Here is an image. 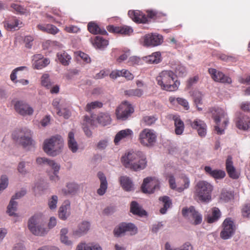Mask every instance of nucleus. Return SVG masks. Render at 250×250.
I'll return each mask as SVG.
<instances>
[{
	"label": "nucleus",
	"instance_id": "nucleus-14",
	"mask_svg": "<svg viewBox=\"0 0 250 250\" xmlns=\"http://www.w3.org/2000/svg\"><path fill=\"white\" fill-rule=\"evenodd\" d=\"M143 39V45L146 46H156L160 45L163 41V37L155 33L146 34Z\"/></svg>",
	"mask_w": 250,
	"mask_h": 250
},
{
	"label": "nucleus",
	"instance_id": "nucleus-39",
	"mask_svg": "<svg viewBox=\"0 0 250 250\" xmlns=\"http://www.w3.org/2000/svg\"><path fill=\"white\" fill-rule=\"evenodd\" d=\"M203 94L199 91H194L193 93V98L195 104L199 111H201L202 108L199 105L202 104Z\"/></svg>",
	"mask_w": 250,
	"mask_h": 250
},
{
	"label": "nucleus",
	"instance_id": "nucleus-57",
	"mask_svg": "<svg viewBox=\"0 0 250 250\" xmlns=\"http://www.w3.org/2000/svg\"><path fill=\"white\" fill-rule=\"evenodd\" d=\"M66 32L69 33H77L80 32V28L75 25H68L64 27Z\"/></svg>",
	"mask_w": 250,
	"mask_h": 250
},
{
	"label": "nucleus",
	"instance_id": "nucleus-40",
	"mask_svg": "<svg viewBox=\"0 0 250 250\" xmlns=\"http://www.w3.org/2000/svg\"><path fill=\"white\" fill-rule=\"evenodd\" d=\"M57 57L59 61L63 65H68L71 59V56L65 52H60L58 53L57 54Z\"/></svg>",
	"mask_w": 250,
	"mask_h": 250
},
{
	"label": "nucleus",
	"instance_id": "nucleus-19",
	"mask_svg": "<svg viewBox=\"0 0 250 250\" xmlns=\"http://www.w3.org/2000/svg\"><path fill=\"white\" fill-rule=\"evenodd\" d=\"M90 224L89 222L83 221L78 226V228L73 230V235L77 237H80L87 233L90 229Z\"/></svg>",
	"mask_w": 250,
	"mask_h": 250
},
{
	"label": "nucleus",
	"instance_id": "nucleus-28",
	"mask_svg": "<svg viewBox=\"0 0 250 250\" xmlns=\"http://www.w3.org/2000/svg\"><path fill=\"white\" fill-rule=\"evenodd\" d=\"M205 170L207 174L216 179H223L226 176L225 171L221 169H212L209 166L205 167Z\"/></svg>",
	"mask_w": 250,
	"mask_h": 250
},
{
	"label": "nucleus",
	"instance_id": "nucleus-42",
	"mask_svg": "<svg viewBox=\"0 0 250 250\" xmlns=\"http://www.w3.org/2000/svg\"><path fill=\"white\" fill-rule=\"evenodd\" d=\"M53 170V172L48 171V175L50 180L53 182H57L60 179L59 176L58 175L59 170L60 169V166L59 164H57V166H55L51 168Z\"/></svg>",
	"mask_w": 250,
	"mask_h": 250
},
{
	"label": "nucleus",
	"instance_id": "nucleus-7",
	"mask_svg": "<svg viewBox=\"0 0 250 250\" xmlns=\"http://www.w3.org/2000/svg\"><path fill=\"white\" fill-rule=\"evenodd\" d=\"M156 140L157 134L154 130L145 128L142 130L139 134V142L144 146H152L156 143Z\"/></svg>",
	"mask_w": 250,
	"mask_h": 250
},
{
	"label": "nucleus",
	"instance_id": "nucleus-53",
	"mask_svg": "<svg viewBox=\"0 0 250 250\" xmlns=\"http://www.w3.org/2000/svg\"><path fill=\"white\" fill-rule=\"evenodd\" d=\"M26 66H20L14 69L10 74V79L14 83H17V73L18 71H22L26 69Z\"/></svg>",
	"mask_w": 250,
	"mask_h": 250
},
{
	"label": "nucleus",
	"instance_id": "nucleus-61",
	"mask_svg": "<svg viewBox=\"0 0 250 250\" xmlns=\"http://www.w3.org/2000/svg\"><path fill=\"white\" fill-rule=\"evenodd\" d=\"M197 132L198 135L201 137H204L206 136L207 134V125L205 123L204 124H201L200 125V128H199L197 130Z\"/></svg>",
	"mask_w": 250,
	"mask_h": 250
},
{
	"label": "nucleus",
	"instance_id": "nucleus-26",
	"mask_svg": "<svg viewBox=\"0 0 250 250\" xmlns=\"http://www.w3.org/2000/svg\"><path fill=\"white\" fill-rule=\"evenodd\" d=\"M130 212L134 215L139 217H143L147 215V212L136 201H132L130 207Z\"/></svg>",
	"mask_w": 250,
	"mask_h": 250
},
{
	"label": "nucleus",
	"instance_id": "nucleus-49",
	"mask_svg": "<svg viewBox=\"0 0 250 250\" xmlns=\"http://www.w3.org/2000/svg\"><path fill=\"white\" fill-rule=\"evenodd\" d=\"M125 94L128 96H136L140 97L144 93L141 89H129L125 92Z\"/></svg>",
	"mask_w": 250,
	"mask_h": 250
},
{
	"label": "nucleus",
	"instance_id": "nucleus-5",
	"mask_svg": "<svg viewBox=\"0 0 250 250\" xmlns=\"http://www.w3.org/2000/svg\"><path fill=\"white\" fill-rule=\"evenodd\" d=\"M212 117L216 123L214 130L218 135L225 133V129L228 125L229 119L226 112L222 108H213L211 110Z\"/></svg>",
	"mask_w": 250,
	"mask_h": 250
},
{
	"label": "nucleus",
	"instance_id": "nucleus-11",
	"mask_svg": "<svg viewBox=\"0 0 250 250\" xmlns=\"http://www.w3.org/2000/svg\"><path fill=\"white\" fill-rule=\"evenodd\" d=\"M223 228V229L220 233V236L222 239H228L234 233L235 226L231 218H227L224 221Z\"/></svg>",
	"mask_w": 250,
	"mask_h": 250
},
{
	"label": "nucleus",
	"instance_id": "nucleus-62",
	"mask_svg": "<svg viewBox=\"0 0 250 250\" xmlns=\"http://www.w3.org/2000/svg\"><path fill=\"white\" fill-rule=\"evenodd\" d=\"M176 101L179 104L182 105L185 108V109H186V110L188 109V108H189L188 103L186 99L181 98H177L176 99Z\"/></svg>",
	"mask_w": 250,
	"mask_h": 250
},
{
	"label": "nucleus",
	"instance_id": "nucleus-44",
	"mask_svg": "<svg viewBox=\"0 0 250 250\" xmlns=\"http://www.w3.org/2000/svg\"><path fill=\"white\" fill-rule=\"evenodd\" d=\"M233 198V194L231 191L223 189L220 195V199L223 202H228Z\"/></svg>",
	"mask_w": 250,
	"mask_h": 250
},
{
	"label": "nucleus",
	"instance_id": "nucleus-37",
	"mask_svg": "<svg viewBox=\"0 0 250 250\" xmlns=\"http://www.w3.org/2000/svg\"><path fill=\"white\" fill-rule=\"evenodd\" d=\"M221 216V212L218 208H213L212 209L211 214L207 217V221L209 223H212L217 221Z\"/></svg>",
	"mask_w": 250,
	"mask_h": 250
},
{
	"label": "nucleus",
	"instance_id": "nucleus-36",
	"mask_svg": "<svg viewBox=\"0 0 250 250\" xmlns=\"http://www.w3.org/2000/svg\"><path fill=\"white\" fill-rule=\"evenodd\" d=\"M165 250H193V246L189 242L184 243L180 247H172L168 242L165 245Z\"/></svg>",
	"mask_w": 250,
	"mask_h": 250
},
{
	"label": "nucleus",
	"instance_id": "nucleus-2",
	"mask_svg": "<svg viewBox=\"0 0 250 250\" xmlns=\"http://www.w3.org/2000/svg\"><path fill=\"white\" fill-rule=\"evenodd\" d=\"M176 79V75L172 71L163 70L159 73L156 80L162 90L174 91L178 89L180 84Z\"/></svg>",
	"mask_w": 250,
	"mask_h": 250
},
{
	"label": "nucleus",
	"instance_id": "nucleus-54",
	"mask_svg": "<svg viewBox=\"0 0 250 250\" xmlns=\"http://www.w3.org/2000/svg\"><path fill=\"white\" fill-rule=\"evenodd\" d=\"M157 118L155 116H146L144 117L143 121V122L146 125H151L154 124Z\"/></svg>",
	"mask_w": 250,
	"mask_h": 250
},
{
	"label": "nucleus",
	"instance_id": "nucleus-64",
	"mask_svg": "<svg viewBox=\"0 0 250 250\" xmlns=\"http://www.w3.org/2000/svg\"><path fill=\"white\" fill-rule=\"evenodd\" d=\"M230 177L236 179L239 178V174L236 171L235 167L227 171Z\"/></svg>",
	"mask_w": 250,
	"mask_h": 250
},
{
	"label": "nucleus",
	"instance_id": "nucleus-1",
	"mask_svg": "<svg viewBox=\"0 0 250 250\" xmlns=\"http://www.w3.org/2000/svg\"><path fill=\"white\" fill-rule=\"evenodd\" d=\"M122 162L125 167L134 171L144 169L147 165L146 157L140 151L129 150L122 156Z\"/></svg>",
	"mask_w": 250,
	"mask_h": 250
},
{
	"label": "nucleus",
	"instance_id": "nucleus-63",
	"mask_svg": "<svg viewBox=\"0 0 250 250\" xmlns=\"http://www.w3.org/2000/svg\"><path fill=\"white\" fill-rule=\"evenodd\" d=\"M242 214L245 217L250 218V204L246 205L242 209Z\"/></svg>",
	"mask_w": 250,
	"mask_h": 250
},
{
	"label": "nucleus",
	"instance_id": "nucleus-41",
	"mask_svg": "<svg viewBox=\"0 0 250 250\" xmlns=\"http://www.w3.org/2000/svg\"><path fill=\"white\" fill-rule=\"evenodd\" d=\"M159 200L163 203V207L160 209V211L161 214H165L171 205V201L169 197L166 196L160 197Z\"/></svg>",
	"mask_w": 250,
	"mask_h": 250
},
{
	"label": "nucleus",
	"instance_id": "nucleus-45",
	"mask_svg": "<svg viewBox=\"0 0 250 250\" xmlns=\"http://www.w3.org/2000/svg\"><path fill=\"white\" fill-rule=\"evenodd\" d=\"M18 207L17 202L11 199L9 205L7 206V212L10 216H16V211Z\"/></svg>",
	"mask_w": 250,
	"mask_h": 250
},
{
	"label": "nucleus",
	"instance_id": "nucleus-48",
	"mask_svg": "<svg viewBox=\"0 0 250 250\" xmlns=\"http://www.w3.org/2000/svg\"><path fill=\"white\" fill-rule=\"evenodd\" d=\"M175 74L179 77H184L187 75L186 67L181 64H178L175 68Z\"/></svg>",
	"mask_w": 250,
	"mask_h": 250
},
{
	"label": "nucleus",
	"instance_id": "nucleus-29",
	"mask_svg": "<svg viewBox=\"0 0 250 250\" xmlns=\"http://www.w3.org/2000/svg\"><path fill=\"white\" fill-rule=\"evenodd\" d=\"M67 145L69 149L72 152L76 153L79 149V145L75 138L74 134L70 131L68 134Z\"/></svg>",
	"mask_w": 250,
	"mask_h": 250
},
{
	"label": "nucleus",
	"instance_id": "nucleus-58",
	"mask_svg": "<svg viewBox=\"0 0 250 250\" xmlns=\"http://www.w3.org/2000/svg\"><path fill=\"white\" fill-rule=\"evenodd\" d=\"M60 100L59 99H55L53 101L52 105L56 110L57 114L60 116L62 115V110L60 107Z\"/></svg>",
	"mask_w": 250,
	"mask_h": 250
},
{
	"label": "nucleus",
	"instance_id": "nucleus-21",
	"mask_svg": "<svg viewBox=\"0 0 250 250\" xmlns=\"http://www.w3.org/2000/svg\"><path fill=\"white\" fill-rule=\"evenodd\" d=\"M70 215V202L65 201L59 210V216L63 220H66Z\"/></svg>",
	"mask_w": 250,
	"mask_h": 250
},
{
	"label": "nucleus",
	"instance_id": "nucleus-52",
	"mask_svg": "<svg viewBox=\"0 0 250 250\" xmlns=\"http://www.w3.org/2000/svg\"><path fill=\"white\" fill-rule=\"evenodd\" d=\"M102 105V103L98 101L91 102L87 104L85 107V110L86 111L90 112L92 109L101 107Z\"/></svg>",
	"mask_w": 250,
	"mask_h": 250
},
{
	"label": "nucleus",
	"instance_id": "nucleus-23",
	"mask_svg": "<svg viewBox=\"0 0 250 250\" xmlns=\"http://www.w3.org/2000/svg\"><path fill=\"white\" fill-rule=\"evenodd\" d=\"M97 176L100 181V188L97 190V193L100 196L105 194L107 188V181L104 174L102 172H99Z\"/></svg>",
	"mask_w": 250,
	"mask_h": 250
},
{
	"label": "nucleus",
	"instance_id": "nucleus-20",
	"mask_svg": "<svg viewBox=\"0 0 250 250\" xmlns=\"http://www.w3.org/2000/svg\"><path fill=\"white\" fill-rule=\"evenodd\" d=\"M236 125L240 129L247 130L250 127V118L248 116L240 113L237 118Z\"/></svg>",
	"mask_w": 250,
	"mask_h": 250
},
{
	"label": "nucleus",
	"instance_id": "nucleus-8",
	"mask_svg": "<svg viewBox=\"0 0 250 250\" xmlns=\"http://www.w3.org/2000/svg\"><path fill=\"white\" fill-rule=\"evenodd\" d=\"M128 232L131 235L136 234L138 232V228L132 223H122L120 224L114 230L115 236L120 237Z\"/></svg>",
	"mask_w": 250,
	"mask_h": 250
},
{
	"label": "nucleus",
	"instance_id": "nucleus-47",
	"mask_svg": "<svg viewBox=\"0 0 250 250\" xmlns=\"http://www.w3.org/2000/svg\"><path fill=\"white\" fill-rule=\"evenodd\" d=\"M58 201V197L57 195H52L48 200V206L49 208L52 210H54L57 208V205Z\"/></svg>",
	"mask_w": 250,
	"mask_h": 250
},
{
	"label": "nucleus",
	"instance_id": "nucleus-15",
	"mask_svg": "<svg viewBox=\"0 0 250 250\" xmlns=\"http://www.w3.org/2000/svg\"><path fill=\"white\" fill-rule=\"evenodd\" d=\"M14 104L16 112L21 115H31L33 113V109L29 104L23 101H16Z\"/></svg>",
	"mask_w": 250,
	"mask_h": 250
},
{
	"label": "nucleus",
	"instance_id": "nucleus-35",
	"mask_svg": "<svg viewBox=\"0 0 250 250\" xmlns=\"http://www.w3.org/2000/svg\"><path fill=\"white\" fill-rule=\"evenodd\" d=\"M92 43L95 48L104 50L108 45V41L103 37L96 36Z\"/></svg>",
	"mask_w": 250,
	"mask_h": 250
},
{
	"label": "nucleus",
	"instance_id": "nucleus-34",
	"mask_svg": "<svg viewBox=\"0 0 250 250\" xmlns=\"http://www.w3.org/2000/svg\"><path fill=\"white\" fill-rule=\"evenodd\" d=\"M121 185L123 188L127 191L134 189L133 184L131 180L127 176H122L120 178Z\"/></svg>",
	"mask_w": 250,
	"mask_h": 250
},
{
	"label": "nucleus",
	"instance_id": "nucleus-43",
	"mask_svg": "<svg viewBox=\"0 0 250 250\" xmlns=\"http://www.w3.org/2000/svg\"><path fill=\"white\" fill-rule=\"evenodd\" d=\"M97 120L102 125L105 126L109 125L111 122V118L107 113H101L99 114Z\"/></svg>",
	"mask_w": 250,
	"mask_h": 250
},
{
	"label": "nucleus",
	"instance_id": "nucleus-3",
	"mask_svg": "<svg viewBox=\"0 0 250 250\" xmlns=\"http://www.w3.org/2000/svg\"><path fill=\"white\" fill-rule=\"evenodd\" d=\"M28 229L34 235L42 236L47 234L48 230L45 228L44 221L41 213L31 216L28 221Z\"/></svg>",
	"mask_w": 250,
	"mask_h": 250
},
{
	"label": "nucleus",
	"instance_id": "nucleus-27",
	"mask_svg": "<svg viewBox=\"0 0 250 250\" xmlns=\"http://www.w3.org/2000/svg\"><path fill=\"white\" fill-rule=\"evenodd\" d=\"M171 118L174 122L175 134L177 135H182L185 129L184 122L178 115H171Z\"/></svg>",
	"mask_w": 250,
	"mask_h": 250
},
{
	"label": "nucleus",
	"instance_id": "nucleus-30",
	"mask_svg": "<svg viewBox=\"0 0 250 250\" xmlns=\"http://www.w3.org/2000/svg\"><path fill=\"white\" fill-rule=\"evenodd\" d=\"M143 60L149 64H157L161 61V55L160 52H156L150 55L144 57Z\"/></svg>",
	"mask_w": 250,
	"mask_h": 250
},
{
	"label": "nucleus",
	"instance_id": "nucleus-13",
	"mask_svg": "<svg viewBox=\"0 0 250 250\" xmlns=\"http://www.w3.org/2000/svg\"><path fill=\"white\" fill-rule=\"evenodd\" d=\"M31 135L32 133L30 129L26 128H22L19 132L17 141L23 147L27 148L33 144Z\"/></svg>",
	"mask_w": 250,
	"mask_h": 250
},
{
	"label": "nucleus",
	"instance_id": "nucleus-51",
	"mask_svg": "<svg viewBox=\"0 0 250 250\" xmlns=\"http://www.w3.org/2000/svg\"><path fill=\"white\" fill-rule=\"evenodd\" d=\"M28 164L29 163L28 162L25 161H21L19 163L18 166V170L19 172L22 175H25L27 173H28V171L26 169L25 166Z\"/></svg>",
	"mask_w": 250,
	"mask_h": 250
},
{
	"label": "nucleus",
	"instance_id": "nucleus-9",
	"mask_svg": "<svg viewBox=\"0 0 250 250\" xmlns=\"http://www.w3.org/2000/svg\"><path fill=\"white\" fill-rule=\"evenodd\" d=\"M160 182L155 177H146L144 179L141 186L142 190L145 193H152L159 188Z\"/></svg>",
	"mask_w": 250,
	"mask_h": 250
},
{
	"label": "nucleus",
	"instance_id": "nucleus-55",
	"mask_svg": "<svg viewBox=\"0 0 250 250\" xmlns=\"http://www.w3.org/2000/svg\"><path fill=\"white\" fill-rule=\"evenodd\" d=\"M8 185V179L6 175H2L0 179V194Z\"/></svg>",
	"mask_w": 250,
	"mask_h": 250
},
{
	"label": "nucleus",
	"instance_id": "nucleus-24",
	"mask_svg": "<svg viewBox=\"0 0 250 250\" xmlns=\"http://www.w3.org/2000/svg\"><path fill=\"white\" fill-rule=\"evenodd\" d=\"M133 132L129 128L122 130L119 131L115 136L114 142L115 145H118L123 139L131 138Z\"/></svg>",
	"mask_w": 250,
	"mask_h": 250
},
{
	"label": "nucleus",
	"instance_id": "nucleus-4",
	"mask_svg": "<svg viewBox=\"0 0 250 250\" xmlns=\"http://www.w3.org/2000/svg\"><path fill=\"white\" fill-rule=\"evenodd\" d=\"M63 147V141L61 136H53L45 140L43 144L44 152L51 156H56L62 151Z\"/></svg>",
	"mask_w": 250,
	"mask_h": 250
},
{
	"label": "nucleus",
	"instance_id": "nucleus-38",
	"mask_svg": "<svg viewBox=\"0 0 250 250\" xmlns=\"http://www.w3.org/2000/svg\"><path fill=\"white\" fill-rule=\"evenodd\" d=\"M38 27L40 30L42 31L46 32L47 33L52 34H56L59 31V29L56 26L52 24H39Z\"/></svg>",
	"mask_w": 250,
	"mask_h": 250
},
{
	"label": "nucleus",
	"instance_id": "nucleus-56",
	"mask_svg": "<svg viewBox=\"0 0 250 250\" xmlns=\"http://www.w3.org/2000/svg\"><path fill=\"white\" fill-rule=\"evenodd\" d=\"M41 83L43 86L49 88L51 85L50 82L49 78V75L47 74H43L41 78Z\"/></svg>",
	"mask_w": 250,
	"mask_h": 250
},
{
	"label": "nucleus",
	"instance_id": "nucleus-33",
	"mask_svg": "<svg viewBox=\"0 0 250 250\" xmlns=\"http://www.w3.org/2000/svg\"><path fill=\"white\" fill-rule=\"evenodd\" d=\"M87 28L88 31L93 34L106 35L107 31L104 28H101L96 23L94 22H90L88 24Z\"/></svg>",
	"mask_w": 250,
	"mask_h": 250
},
{
	"label": "nucleus",
	"instance_id": "nucleus-18",
	"mask_svg": "<svg viewBox=\"0 0 250 250\" xmlns=\"http://www.w3.org/2000/svg\"><path fill=\"white\" fill-rule=\"evenodd\" d=\"M32 65L35 69H41L50 63L47 58H43L41 54H37L33 56Z\"/></svg>",
	"mask_w": 250,
	"mask_h": 250
},
{
	"label": "nucleus",
	"instance_id": "nucleus-25",
	"mask_svg": "<svg viewBox=\"0 0 250 250\" xmlns=\"http://www.w3.org/2000/svg\"><path fill=\"white\" fill-rule=\"evenodd\" d=\"M107 30L111 32L120 33L125 35H129L133 31L131 27L125 25L121 27L110 25L108 26Z\"/></svg>",
	"mask_w": 250,
	"mask_h": 250
},
{
	"label": "nucleus",
	"instance_id": "nucleus-46",
	"mask_svg": "<svg viewBox=\"0 0 250 250\" xmlns=\"http://www.w3.org/2000/svg\"><path fill=\"white\" fill-rule=\"evenodd\" d=\"M21 22L18 19H13L10 21H9L7 23V27L10 30H18L21 26L20 25L21 24Z\"/></svg>",
	"mask_w": 250,
	"mask_h": 250
},
{
	"label": "nucleus",
	"instance_id": "nucleus-32",
	"mask_svg": "<svg viewBox=\"0 0 250 250\" xmlns=\"http://www.w3.org/2000/svg\"><path fill=\"white\" fill-rule=\"evenodd\" d=\"M36 163L41 167H48L50 168L53 167L55 166H57L58 163L55 162L54 160L48 159L46 157H38L36 159Z\"/></svg>",
	"mask_w": 250,
	"mask_h": 250
},
{
	"label": "nucleus",
	"instance_id": "nucleus-60",
	"mask_svg": "<svg viewBox=\"0 0 250 250\" xmlns=\"http://www.w3.org/2000/svg\"><path fill=\"white\" fill-rule=\"evenodd\" d=\"M108 144V140L107 139L100 140L97 144V148L100 150H104L106 148Z\"/></svg>",
	"mask_w": 250,
	"mask_h": 250
},
{
	"label": "nucleus",
	"instance_id": "nucleus-6",
	"mask_svg": "<svg viewBox=\"0 0 250 250\" xmlns=\"http://www.w3.org/2000/svg\"><path fill=\"white\" fill-rule=\"evenodd\" d=\"M213 189V186L209 183L200 181L196 186V194L200 201L208 202L211 200Z\"/></svg>",
	"mask_w": 250,
	"mask_h": 250
},
{
	"label": "nucleus",
	"instance_id": "nucleus-17",
	"mask_svg": "<svg viewBox=\"0 0 250 250\" xmlns=\"http://www.w3.org/2000/svg\"><path fill=\"white\" fill-rule=\"evenodd\" d=\"M208 72L210 74L212 79L216 81L224 83L230 84L232 83L230 78L226 76L222 72L214 68H209Z\"/></svg>",
	"mask_w": 250,
	"mask_h": 250
},
{
	"label": "nucleus",
	"instance_id": "nucleus-50",
	"mask_svg": "<svg viewBox=\"0 0 250 250\" xmlns=\"http://www.w3.org/2000/svg\"><path fill=\"white\" fill-rule=\"evenodd\" d=\"M91 119L88 116L84 117V122L86 125L83 127V130L85 135L88 137H91L92 134L91 131L87 126L89 124H91Z\"/></svg>",
	"mask_w": 250,
	"mask_h": 250
},
{
	"label": "nucleus",
	"instance_id": "nucleus-31",
	"mask_svg": "<svg viewBox=\"0 0 250 250\" xmlns=\"http://www.w3.org/2000/svg\"><path fill=\"white\" fill-rule=\"evenodd\" d=\"M66 188L62 189V192L64 195H74L78 192L79 188V185L75 183H69L66 185Z\"/></svg>",
	"mask_w": 250,
	"mask_h": 250
},
{
	"label": "nucleus",
	"instance_id": "nucleus-12",
	"mask_svg": "<svg viewBox=\"0 0 250 250\" xmlns=\"http://www.w3.org/2000/svg\"><path fill=\"white\" fill-rule=\"evenodd\" d=\"M134 112V109L127 102L122 103L116 109V116L118 119L125 120Z\"/></svg>",
	"mask_w": 250,
	"mask_h": 250
},
{
	"label": "nucleus",
	"instance_id": "nucleus-59",
	"mask_svg": "<svg viewBox=\"0 0 250 250\" xmlns=\"http://www.w3.org/2000/svg\"><path fill=\"white\" fill-rule=\"evenodd\" d=\"M189 122L192 128L196 129V130L200 128V125H201V124H204L205 123L204 121L199 119H196L193 121H190Z\"/></svg>",
	"mask_w": 250,
	"mask_h": 250
},
{
	"label": "nucleus",
	"instance_id": "nucleus-22",
	"mask_svg": "<svg viewBox=\"0 0 250 250\" xmlns=\"http://www.w3.org/2000/svg\"><path fill=\"white\" fill-rule=\"evenodd\" d=\"M128 15L136 22L146 23L147 21V17L140 11L130 10Z\"/></svg>",
	"mask_w": 250,
	"mask_h": 250
},
{
	"label": "nucleus",
	"instance_id": "nucleus-16",
	"mask_svg": "<svg viewBox=\"0 0 250 250\" xmlns=\"http://www.w3.org/2000/svg\"><path fill=\"white\" fill-rule=\"evenodd\" d=\"M182 214L184 217H191L194 220V225H198L202 223V216L194 207L191 206L189 208H184L182 209Z\"/></svg>",
	"mask_w": 250,
	"mask_h": 250
},
{
	"label": "nucleus",
	"instance_id": "nucleus-10",
	"mask_svg": "<svg viewBox=\"0 0 250 250\" xmlns=\"http://www.w3.org/2000/svg\"><path fill=\"white\" fill-rule=\"evenodd\" d=\"M168 182L170 187L179 192H182L185 189L188 188L190 184L189 179L185 175L182 176L180 181L178 182V186H177L175 179L172 175L169 176Z\"/></svg>",
	"mask_w": 250,
	"mask_h": 250
}]
</instances>
